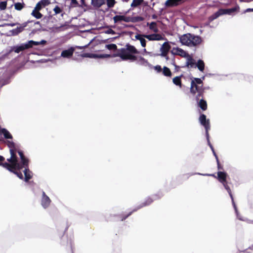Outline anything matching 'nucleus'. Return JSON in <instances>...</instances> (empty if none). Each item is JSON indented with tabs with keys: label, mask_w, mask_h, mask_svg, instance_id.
<instances>
[{
	"label": "nucleus",
	"mask_w": 253,
	"mask_h": 253,
	"mask_svg": "<svg viewBox=\"0 0 253 253\" xmlns=\"http://www.w3.org/2000/svg\"><path fill=\"white\" fill-rule=\"evenodd\" d=\"M42 7L48 5L50 3L49 0H41L39 2Z\"/></svg>",
	"instance_id": "nucleus-34"
},
{
	"label": "nucleus",
	"mask_w": 253,
	"mask_h": 253,
	"mask_svg": "<svg viewBox=\"0 0 253 253\" xmlns=\"http://www.w3.org/2000/svg\"><path fill=\"white\" fill-rule=\"evenodd\" d=\"M113 20L115 23H117L121 21H124L126 22L129 21V18L123 15H116L113 17Z\"/></svg>",
	"instance_id": "nucleus-18"
},
{
	"label": "nucleus",
	"mask_w": 253,
	"mask_h": 253,
	"mask_svg": "<svg viewBox=\"0 0 253 253\" xmlns=\"http://www.w3.org/2000/svg\"><path fill=\"white\" fill-rule=\"evenodd\" d=\"M172 82L174 84H175L177 86H179L180 87H181L182 84H181L180 77L177 76V77H174L172 79Z\"/></svg>",
	"instance_id": "nucleus-26"
},
{
	"label": "nucleus",
	"mask_w": 253,
	"mask_h": 253,
	"mask_svg": "<svg viewBox=\"0 0 253 253\" xmlns=\"http://www.w3.org/2000/svg\"><path fill=\"white\" fill-rule=\"evenodd\" d=\"M139 61L140 62V64H141L142 65L148 64V61L146 59H145L143 57H141V56L139 57Z\"/></svg>",
	"instance_id": "nucleus-37"
},
{
	"label": "nucleus",
	"mask_w": 253,
	"mask_h": 253,
	"mask_svg": "<svg viewBox=\"0 0 253 253\" xmlns=\"http://www.w3.org/2000/svg\"><path fill=\"white\" fill-rule=\"evenodd\" d=\"M106 33L114 35L115 32L112 29H109L106 32Z\"/></svg>",
	"instance_id": "nucleus-46"
},
{
	"label": "nucleus",
	"mask_w": 253,
	"mask_h": 253,
	"mask_svg": "<svg viewBox=\"0 0 253 253\" xmlns=\"http://www.w3.org/2000/svg\"><path fill=\"white\" fill-rule=\"evenodd\" d=\"M31 14L37 19H40L42 17V14L40 12V11L33 10Z\"/></svg>",
	"instance_id": "nucleus-29"
},
{
	"label": "nucleus",
	"mask_w": 253,
	"mask_h": 253,
	"mask_svg": "<svg viewBox=\"0 0 253 253\" xmlns=\"http://www.w3.org/2000/svg\"><path fill=\"white\" fill-rule=\"evenodd\" d=\"M222 183L223 186L224 187L225 189L228 192L230 197H231V198L232 199V203H233V206H234V209H235V210L236 212L237 213V211L235 203L234 202L233 196H232V194L231 193V190L230 189V187L227 185L226 181V182H224V183Z\"/></svg>",
	"instance_id": "nucleus-16"
},
{
	"label": "nucleus",
	"mask_w": 253,
	"mask_h": 253,
	"mask_svg": "<svg viewBox=\"0 0 253 253\" xmlns=\"http://www.w3.org/2000/svg\"><path fill=\"white\" fill-rule=\"evenodd\" d=\"M206 137H207L208 145H209V146L210 147L211 149L213 148V146H212V145L210 143V140H209V134H208V136H206Z\"/></svg>",
	"instance_id": "nucleus-48"
},
{
	"label": "nucleus",
	"mask_w": 253,
	"mask_h": 253,
	"mask_svg": "<svg viewBox=\"0 0 253 253\" xmlns=\"http://www.w3.org/2000/svg\"><path fill=\"white\" fill-rule=\"evenodd\" d=\"M118 52L117 53H115L113 54L112 55H111V57H120L122 60H127V58H128V57H126L124 55V52H123L122 48L119 49L118 50Z\"/></svg>",
	"instance_id": "nucleus-19"
},
{
	"label": "nucleus",
	"mask_w": 253,
	"mask_h": 253,
	"mask_svg": "<svg viewBox=\"0 0 253 253\" xmlns=\"http://www.w3.org/2000/svg\"><path fill=\"white\" fill-rule=\"evenodd\" d=\"M154 69L158 73L162 71L161 67L160 65H157L154 67Z\"/></svg>",
	"instance_id": "nucleus-45"
},
{
	"label": "nucleus",
	"mask_w": 253,
	"mask_h": 253,
	"mask_svg": "<svg viewBox=\"0 0 253 253\" xmlns=\"http://www.w3.org/2000/svg\"><path fill=\"white\" fill-rule=\"evenodd\" d=\"M91 42H90L88 44H86V45H85L84 46H78V48H79L80 49H84V48L87 47L88 46V45L91 43Z\"/></svg>",
	"instance_id": "nucleus-50"
},
{
	"label": "nucleus",
	"mask_w": 253,
	"mask_h": 253,
	"mask_svg": "<svg viewBox=\"0 0 253 253\" xmlns=\"http://www.w3.org/2000/svg\"><path fill=\"white\" fill-rule=\"evenodd\" d=\"M253 12V8H247L245 10V12Z\"/></svg>",
	"instance_id": "nucleus-55"
},
{
	"label": "nucleus",
	"mask_w": 253,
	"mask_h": 253,
	"mask_svg": "<svg viewBox=\"0 0 253 253\" xmlns=\"http://www.w3.org/2000/svg\"><path fill=\"white\" fill-rule=\"evenodd\" d=\"M153 0H151V1H152Z\"/></svg>",
	"instance_id": "nucleus-64"
},
{
	"label": "nucleus",
	"mask_w": 253,
	"mask_h": 253,
	"mask_svg": "<svg viewBox=\"0 0 253 253\" xmlns=\"http://www.w3.org/2000/svg\"><path fill=\"white\" fill-rule=\"evenodd\" d=\"M7 145L10 148V153L11 157L9 159H7V161L10 163H4L3 167L8 169L9 171L13 172L20 179H23V174L21 172H18L21 167L20 164L18 162L17 158L16 156L15 150L13 149L14 147V143L12 141H7Z\"/></svg>",
	"instance_id": "nucleus-1"
},
{
	"label": "nucleus",
	"mask_w": 253,
	"mask_h": 253,
	"mask_svg": "<svg viewBox=\"0 0 253 253\" xmlns=\"http://www.w3.org/2000/svg\"><path fill=\"white\" fill-rule=\"evenodd\" d=\"M18 154L20 156V159H21V163L22 164H20L21 168L19 169V170H18V172H20V170L23 168V167H27L28 165V160L25 157L23 152L21 151H18Z\"/></svg>",
	"instance_id": "nucleus-13"
},
{
	"label": "nucleus",
	"mask_w": 253,
	"mask_h": 253,
	"mask_svg": "<svg viewBox=\"0 0 253 253\" xmlns=\"http://www.w3.org/2000/svg\"><path fill=\"white\" fill-rule=\"evenodd\" d=\"M106 47L109 50H115L117 49V46L115 44L112 43L106 45Z\"/></svg>",
	"instance_id": "nucleus-35"
},
{
	"label": "nucleus",
	"mask_w": 253,
	"mask_h": 253,
	"mask_svg": "<svg viewBox=\"0 0 253 253\" xmlns=\"http://www.w3.org/2000/svg\"><path fill=\"white\" fill-rule=\"evenodd\" d=\"M31 43H37L36 42H34V41L30 40L29 41L26 43H24L20 45L16 46L14 48V51L15 53H18L20 51L24 50L25 49H27L32 47Z\"/></svg>",
	"instance_id": "nucleus-4"
},
{
	"label": "nucleus",
	"mask_w": 253,
	"mask_h": 253,
	"mask_svg": "<svg viewBox=\"0 0 253 253\" xmlns=\"http://www.w3.org/2000/svg\"><path fill=\"white\" fill-rule=\"evenodd\" d=\"M199 175H204V176H214L213 174H202V173H197Z\"/></svg>",
	"instance_id": "nucleus-52"
},
{
	"label": "nucleus",
	"mask_w": 253,
	"mask_h": 253,
	"mask_svg": "<svg viewBox=\"0 0 253 253\" xmlns=\"http://www.w3.org/2000/svg\"><path fill=\"white\" fill-rule=\"evenodd\" d=\"M82 56L83 57H88L91 58H109L111 57L110 54H93V53H85L82 55Z\"/></svg>",
	"instance_id": "nucleus-6"
},
{
	"label": "nucleus",
	"mask_w": 253,
	"mask_h": 253,
	"mask_svg": "<svg viewBox=\"0 0 253 253\" xmlns=\"http://www.w3.org/2000/svg\"><path fill=\"white\" fill-rule=\"evenodd\" d=\"M23 172L25 175L24 180L26 182H27L32 177V172L28 169L25 168V169L23 170Z\"/></svg>",
	"instance_id": "nucleus-21"
},
{
	"label": "nucleus",
	"mask_w": 253,
	"mask_h": 253,
	"mask_svg": "<svg viewBox=\"0 0 253 253\" xmlns=\"http://www.w3.org/2000/svg\"><path fill=\"white\" fill-rule=\"evenodd\" d=\"M217 165H218V169H219V168H220V167H219V163H217Z\"/></svg>",
	"instance_id": "nucleus-59"
},
{
	"label": "nucleus",
	"mask_w": 253,
	"mask_h": 253,
	"mask_svg": "<svg viewBox=\"0 0 253 253\" xmlns=\"http://www.w3.org/2000/svg\"><path fill=\"white\" fill-rule=\"evenodd\" d=\"M72 0V2L73 3H77V0Z\"/></svg>",
	"instance_id": "nucleus-57"
},
{
	"label": "nucleus",
	"mask_w": 253,
	"mask_h": 253,
	"mask_svg": "<svg viewBox=\"0 0 253 253\" xmlns=\"http://www.w3.org/2000/svg\"><path fill=\"white\" fill-rule=\"evenodd\" d=\"M131 214V212H130L128 215H127V216H129V215H130Z\"/></svg>",
	"instance_id": "nucleus-63"
},
{
	"label": "nucleus",
	"mask_w": 253,
	"mask_h": 253,
	"mask_svg": "<svg viewBox=\"0 0 253 253\" xmlns=\"http://www.w3.org/2000/svg\"><path fill=\"white\" fill-rule=\"evenodd\" d=\"M34 42H36L37 43H31L32 47L34 45H38L39 44H44L46 42L45 40H42L40 42L34 41Z\"/></svg>",
	"instance_id": "nucleus-38"
},
{
	"label": "nucleus",
	"mask_w": 253,
	"mask_h": 253,
	"mask_svg": "<svg viewBox=\"0 0 253 253\" xmlns=\"http://www.w3.org/2000/svg\"><path fill=\"white\" fill-rule=\"evenodd\" d=\"M202 87V85L201 86H200L198 84H195L194 81H191L190 92L191 93L193 94H195L197 92H198V94L196 97V98H198V97L200 96L202 93V91H201Z\"/></svg>",
	"instance_id": "nucleus-7"
},
{
	"label": "nucleus",
	"mask_w": 253,
	"mask_h": 253,
	"mask_svg": "<svg viewBox=\"0 0 253 253\" xmlns=\"http://www.w3.org/2000/svg\"><path fill=\"white\" fill-rule=\"evenodd\" d=\"M74 51L75 48L73 47L64 50L61 52V56L63 58H70L73 56Z\"/></svg>",
	"instance_id": "nucleus-10"
},
{
	"label": "nucleus",
	"mask_w": 253,
	"mask_h": 253,
	"mask_svg": "<svg viewBox=\"0 0 253 253\" xmlns=\"http://www.w3.org/2000/svg\"><path fill=\"white\" fill-rule=\"evenodd\" d=\"M222 15L220 11V9H219L217 12H216L215 13H214L212 16H211L210 19L211 20H213L214 19H216L219 16Z\"/></svg>",
	"instance_id": "nucleus-33"
},
{
	"label": "nucleus",
	"mask_w": 253,
	"mask_h": 253,
	"mask_svg": "<svg viewBox=\"0 0 253 253\" xmlns=\"http://www.w3.org/2000/svg\"><path fill=\"white\" fill-rule=\"evenodd\" d=\"M196 67L200 71L203 72L205 68V63L204 61L201 59L198 60L196 64Z\"/></svg>",
	"instance_id": "nucleus-24"
},
{
	"label": "nucleus",
	"mask_w": 253,
	"mask_h": 253,
	"mask_svg": "<svg viewBox=\"0 0 253 253\" xmlns=\"http://www.w3.org/2000/svg\"><path fill=\"white\" fill-rule=\"evenodd\" d=\"M4 157H2V156H0V162H2V161H4ZM3 164H2V163H0V166H3Z\"/></svg>",
	"instance_id": "nucleus-51"
},
{
	"label": "nucleus",
	"mask_w": 253,
	"mask_h": 253,
	"mask_svg": "<svg viewBox=\"0 0 253 253\" xmlns=\"http://www.w3.org/2000/svg\"><path fill=\"white\" fill-rule=\"evenodd\" d=\"M211 150L212 152L214 151L213 148L212 149H211Z\"/></svg>",
	"instance_id": "nucleus-61"
},
{
	"label": "nucleus",
	"mask_w": 253,
	"mask_h": 253,
	"mask_svg": "<svg viewBox=\"0 0 253 253\" xmlns=\"http://www.w3.org/2000/svg\"><path fill=\"white\" fill-rule=\"evenodd\" d=\"M14 7H15V9H16L17 10H20L23 8V6L22 4V3H21L20 2H17V3H15Z\"/></svg>",
	"instance_id": "nucleus-36"
},
{
	"label": "nucleus",
	"mask_w": 253,
	"mask_h": 253,
	"mask_svg": "<svg viewBox=\"0 0 253 253\" xmlns=\"http://www.w3.org/2000/svg\"><path fill=\"white\" fill-rule=\"evenodd\" d=\"M107 5L109 7H112L115 4V0H107Z\"/></svg>",
	"instance_id": "nucleus-41"
},
{
	"label": "nucleus",
	"mask_w": 253,
	"mask_h": 253,
	"mask_svg": "<svg viewBox=\"0 0 253 253\" xmlns=\"http://www.w3.org/2000/svg\"><path fill=\"white\" fill-rule=\"evenodd\" d=\"M152 202V200L151 199H148L147 201L146 202V203L144 204L143 206L148 205L150 204Z\"/></svg>",
	"instance_id": "nucleus-47"
},
{
	"label": "nucleus",
	"mask_w": 253,
	"mask_h": 253,
	"mask_svg": "<svg viewBox=\"0 0 253 253\" xmlns=\"http://www.w3.org/2000/svg\"><path fill=\"white\" fill-rule=\"evenodd\" d=\"M135 38L136 39L139 40L140 42L141 45L142 47H145L146 46V40L145 39V37H144V35L138 34L135 35Z\"/></svg>",
	"instance_id": "nucleus-22"
},
{
	"label": "nucleus",
	"mask_w": 253,
	"mask_h": 253,
	"mask_svg": "<svg viewBox=\"0 0 253 253\" xmlns=\"http://www.w3.org/2000/svg\"><path fill=\"white\" fill-rule=\"evenodd\" d=\"M199 106L203 110H206L207 108V102L204 99H201L199 102Z\"/></svg>",
	"instance_id": "nucleus-27"
},
{
	"label": "nucleus",
	"mask_w": 253,
	"mask_h": 253,
	"mask_svg": "<svg viewBox=\"0 0 253 253\" xmlns=\"http://www.w3.org/2000/svg\"><path fill=\"white\" fill-rule=\"evenodd\" d=\"M51 203L50 198L45 194L44 192L42 193V197L41 200V204L44 209L49 207Z\"/></svg>",
	"instance_id": "nucleus-8"
},
{
	"label": "nucleus",
	"mask_w": 253,
	"mask_h": 253,
	"mask_svg": "<svg viewBox=\"0 0 253 253\" xmlns=\"http://www.w3.org/2000/svg\"><path fill=\"white\" fill-rule=\"evenodd\" d=\"M212 153H213V155H214V156H215V159H216V160L217 163H218V157H217V156L216 155V153H215V151L212 152Z\"/></svg>",
	"instance_id": "nucleus-54"
},
{
	"label": "nucleus",
	"mask_w": 253,
	"mask_h": 253,
	"mask_svg": "<svg viewBox=\"0 0 253 253\" xmlns=\"http://www.w3.org/2000/svg\"><path fill=\"white\" fill-rule=\"evenodd\" d=\"M134 20H133V22H138V21H141L143 20V18L140 16H137L133 18Z\"/></svg>",
	"instance_id": "nucleus-44"
},
{
	"label": "nucleus",
	"mask_w": 253,
	"mask_h": 253,
	"mask_svg": "<svg viewBox=\"0 0 253 253\" xmlns=\"http://www.w3.org/2000/svg\"><path fill=\"white\" fill-rule=\"evenodd\" d=\"M122 50L123 52H124V55L126 57L129 58H127V60H130L132 61L136 60V56L133 54L138 53L139 52L134 46L127 44L126 48H122Z\"/></svg>",
	"instance_id": "nucleus-3"
},
{
	"label": "nucleus",
	"mask_w": 253,
	"mask_h": 253,
	"mask_svg": "<svg viewBox=\"0 0 253 253\" xmlns=\"http://www.w3.org/2000/svg\"><path fill=\"white\" fill-rule=\"evenodd\" d=\"M144 37L149 41H161L164 40V38L161 35L157 34L144 35Z\"/></svg>",
	"instance_id": "nucleus-11"
},
{
	"label": "nucleus",
	"mask_w": 253,
	"mask_h": 253,
	"mask_svg": "<svg viewBox=\"0 0 253 253\" xmlns=\"http://www.w3.org/2000/svg\"><path fill=\"white\" fill-rule=\"evenodd\" d=\"M239 9V6L237 5L235 7L229 8V9H220V11L221 13V15L228 14L230 15L232 12H234Z\"/></svg>",
	"instance_id": "nucleus-15"
},
{
	"label": "nucleus",
	"mask_w": 253,
	"mask_h": 253,
	"mask_svg": "<svg viewBox=\"0 0 253 253\" xmlns=\"http://www.w3.org/2000/svg\"><path fill=\"white\" fill-rule=\"evenodd\" d=\"M195 65L194 61L190 57H189L187 59V61L186 62V65L188 67H193Z\"/></svg>",
	"instance_id": "nucleus-32"
},
{
	"label": "nucleus",
	"mask_w": 253,
	"mask_h": 253,
	"mask_svg": "<svg viewBox=\"0 0 253 253\" xmlns=\"http://www.w3.org/2000/svg\"><path fill=\"white\" fill-rule=\"evenodd\" d=\"M124 1H125L126 2H127L128 1V0H124Z\"/></svg>",
	"instance_id": "nucleus-62"
},
{
	"label": "nucleus",
	"mask_w": 253,
	"mask_h": 253,
	"mask_svg": "<svg viewBox=\"0 0 253 253\" xmlns=\"http://www.w3.org/2000/svg\"><path fill=\"white\" fill-rule=\"evenodd\" d=\"M42 5H40V3H39L38 2L36 5V6L35 7L34 9L37 11H40L42 9Z\"/></svg>",
	"instance_id": "nucleus-43"
},
{
	"label": "nucleus",
	"mask_w": 253,
	"mask_h": 253,
	"mask_svg": "<svg viewBox=\"0 0 253 253\" xmlns=\"http://www.w3.org/2000/svg\"><path fill=\"white\" fill-rule=\"evenodd\" d=\"M26 26V24H24L23 26H20L16 29H13L11 31H10V32L11 33L13 36L17 35L18 34H19L23 31L24 27H25Z\"/></svg>",
	"instance_id": "nucleus-20"
},
{
	"label": "nucleus",
	"mask_w": 253,
	"mask_h": 253,
	"mask_svg": "<svg viewBox=\"0 0 253 253\" xmlns=\"http://www.w3.org/2000/svg\"><path fill=\"white\" fill-rule=\"evenodd\" d=\"M237 217H238V218L239 219H240V220H243L241 218H240V217L238 216V214H237Z\"/></svg>",
	"instance_id": "nucleus-60"
},
{
	"label": "nucleus",
	"mask_w": 253,
	"mask_h": 253,
	"mask_svg": "<svg viewBox=\"0 0 253 253\" xmlns=\"http://www.w3.org/2000/svg\"><path fill=\"white\" fill-rule=\"evenodd\" d=\"M163 74L166 76H170L171 75V71L167 67H164L163 70Z\"/></svg>",
	"instance_id": "nucleus-31"
},
{
	"label": "nucleus",
	"mask_w": 253,
	"mask_h": 253,
	"mask_svg": "<svg viewBox=\"0 0 253 253\" xmlns=\"http://www.w3.org/2000/svg\"><path fill=\"white\" fill-rule=\"evenodd\" d=\"M149 25V28L153 31L154 32H157L158 31V28H157V24L155 22H152L150 24L148 23V25Z\"/></svg>",
	"instance_id": "nucleus-28"
},
{
	"label": "nucleus",
	"mask_w": 253,
	"mask_h": 253,
	"mask_svg": "<svg viewBox=\"0 0 253 253\" xmlns=\"http://www.w3.org/2000/svg\"><path fill=\"white\" fill-rule=\"evenodd\" d=\"M143 1V0H133L130 6L132 7H135L140 5Z\"/></svg>",
	"instance_id": "nucleus-30"
},
{
	"label": "nucleus",
	"mask_w": 253,
	"mask_h": 253,
	"mask_svg": "<svg viewBox=\"0 0 253 253\" xmlns=\"http://www.w3.org/2000/svg\"><path fill=\"white\" fill-rule=\"evenodd\" d=\"M179 40L182 44L189 47L196 46L202 41L200 36L190 33L183 34L179 37Z\"/></svg>",
	"instance_id": "nucleus-2"
},
{
	"label": "nucleus",
	"mask_w": 253,
	"mask_h": 253,
	"mask_svg": "<svg viewBox=\"0 0 253 253\" xmlns=\"http://www.w3.org/2000/svg\"><path fill=\"white\" fill-rule=\"evenodd\" d=\"M199 120L201 125H202L205 127L206 129V136L208 137V131L210 129L209 120H207L206 116L204 114H202L200 116Z\"/></svg>",
	"instance_id": "nucleus-5"
},
{
	"label": "nucleus",
	"mask_w": 253,
	"mask_h": 253,
	"mask_svg": "<svg viewBox=\"0 0 253 253\" xmlns=\"http://www.w3.org/2000/svg\"><path fill=\"white\" fill-rule=\"evenodd\" d=\"M91 3L94 6L99 7L104 3V0H91Z\"/></svg>",
	"instance_id": "nucleus-25"
},
{
	"label": "nucleus",
	"mask_w": 253,
	"mask_h": 253,
	"mask_svg": "<svg viewBox=\"0 0 253 253\" xmlns=\"http://www.w3.org/2000/svg\"><path fill=\"white\" fill-rule=\"evenodd\" d=\"M6 5H7V2L6 1L0 2V9L1 10H4L6 8Z\"/></svg>",
	"instance_id": "nucleus-39"
},
{
	"label": "nucleus",
	"mask_w": 253,
	"mask_h": 253,
	"mask_svg": "<svg viewBox=\"0 0 253 253\" xmlns=\"http://www.w3.org/2000/svg\"><path fill=\"white\" fill-rule=\"evenodd\" d=\"M192 81H194L195 84H202L203 83L202 80L200 78H194V80Z\"/></svg>",
	"instance_id": "nucleus-40"
},
{
	"label": "nucleus",
	"mask_w": 253,
	"mask_h": 253,
	"mask_svg": "<svg viewBox=\"0 0 253 253\" xmlns=\"http://www.w3.org/2000/svg\"><path fill=\"white\" fill-rule=\"evenodd\" d=\"M170 49V46L169 42H165L160 48L161 55L163 57H166Z\"/></svg>",
	"instance_id": "nucleus-9"
},
{
	"label": "nucleus",
	"mask_w": 253,
	"mask_h": 253,
	"mask_svg": "<svg viewBox=\"0 0 253 253\" xmlns=\"http://www.w3.org/2000/svg\"><path fill=\"white\" fill-rule=\"evenodd\" d=\"M172 52L173 54L180 55L182 57H185L189 56L188 54L185 51L178 47L173 48Z\"/></svg>",
	"instance_id": "nucleus-14"
},
{
	"label": "nucleus",
	"mask_w": 253,
	"mask_h": 253,
	"mask_svg": "<svg viewBox=\"0 0 253 253\" xmlns=\"http://www.w3.org/2000/svg\"><path fill=\"white\" fill-rule=\"evenodd\" d=\"M157 18V16L156 15H152V18L154 19H156Z\"/></svg>",
	"instance_id": "nucleus-56"
},
{
	"label": "nucleus",
	"mask_w": 253,
	"mask_h": 253,
	"mask_svg": "<svg viewBox=\"0 0 253 253\" xmlns=\"http://www.w3.org/2000/svg\"><path fill=\"white\" fill-rule=\"evenodd\" d=\"M53 11L55 12V13L57 14L60 13L62 10L61 8L57 5L54 8Z\"/></svg>",
	"instance_id": "nucleus-42"
},
{
	"label": "nucleus",
	"mask_w": 253,
	"mask_h": 253,
	"mask_svg": "<svg viewBox=\"0 0 253 253\" xmlns=\"http://www.w3.org/2000/svg\"><path fill=\"white\" fill-rule=\"evenodd\" d=\"M18 24L17 23H8V24H7V26H11V27H13L14 26H15L16 25Z\"/></svg>",
	"instance_id": "nucleus-53"
},
{
	"label": "nucleus",
	"mask_w": 253,
	"mask_h": 253,
	"mask_svg": "<svg viewBox=\"0 0 253 253\" xmlns=\"http://www.w3.org/2000/svg\"><path fill=\"white\" fill-rule=\"evenodd\" d=\"M183 0H167L165 5L166 7H172L180 4Z\"/></svg>",
	"instance_id": "nucleus-12"
},
{
	"label": "nucleus",
	"mask_w": 253,
	"mask_h": 253,
	"mask_svg": "<svg viewBox=\"0 0 253 253\" xmlns=\"http://www.w3.org/2000/svg\"><path fill=\"white\" fill-rule=\"evenodd\" d=\"M62 27V26H60V27H55V28L56 30H57V29H58L59 28H61V27Z\"/></svg>",
	"instance_id": "nucleus-58"
},
{
	"label": "nucleus",
	"mask_w": 253,
	"mask_h": 253,
	"mask_svg": "<svg viewBox=\"0 0 253 253\" xmlns=\"http://www.w3.org/2000/svg\"><path fill=\"white\" fill-rule=\"evenodd\" d=\"M227 174L225 172L222 171H218L217 172V178L218 180L222 183L226 182Z\"/></svg>",
	"instance_id": "nucleus-17"
},
{
	"label": "nucleus",
	"mask_w": 253,
	"mask_h": 253,
	"mask_svg": "<svg viewBox=\"0 0 253 253\" xmlns=\"http://www.w3.org/2000/svg\"><path fill=\"white\" fill-rule=\"evenodd\" d=\"M3 134L6 139H12V136L10 132L5 128L0 129V134Z\"/></svg>",
	"instance_id": "nucleus-23"
},
{
	"label": "nucleus",
	"mask_w": 253,
	"mask_h": 253,
	"mask_svg": "<svg viewBox=\"0 0 253 253\" xmlns=\"http://www.w3.org/2000/svg\"><path fill=\"white\" fill-rule=\"evenodd\" d=\"M206 137H207L208 145H209V146L210 147L211 149L213 148V146H212V145L210 143V140H209V134H208V136H206Z\"/></svg>",
	"instance_id": "nucleus-49"
}]
</instances>
